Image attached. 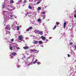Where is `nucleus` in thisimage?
Masks as SVG:
<instances>
[{
	"mask_svg": "<svg viewBox=\"0 0 76 76\" xmlns=\"http://www.w3.org/2000/svg\"><path fill=\"white\" fill-rule=\"evenodd\" d=\"M33 29V27L30 26L29 27V28H28L27 29L26 31L27 32H29V31L30 30H31V29Z\"/></svg>",
	"mask_w": 76,
	"mask_h": 76,
	"instance_id": "f257e3e1",
	"label": "nucleus"
},
{
	"mask_svg": "<svg viewBox=\"0 0 76 76\" xmlns=\"http://www.w3.org/2000/svg\"><path fill=\"white\" fill-rule=\"evenodd\" d=\"M34 32H35V34H39V31L38 30H35L34 31Z\"/></svg>",
	"mask_w": 76,
	"mask_h": 76,
	"instance_id": "f03ea898",
	"label": "nucleus"
},
{
	"mask_svg": "<svg viewBox=\"0 0 76 76\" xmlns=\"http://www.w3.org/2000/svg\"><path fill=\"white\" fill-rule=\"evenodd\" d=\"M18 38L21 41L22 39H23V37L22 35H20L18 37Z\"/></svg>",
	"mask_w": 76,
	"mask_h": 76,
	"instance_id": "7ed1b4c3",
	"label": "nucleus"
},
{
	"mask_svg": "<svg viewBox=\"0 0 76 76\" xmlns=\"http://www.w3.org/2000/svg\"><path fill=\"white\" fill-rule=\"evenodd\" d=\"M12 56H15L17 55V53L15 52H13L12 53Z\"/></svg>",
	"mask_w": 76,
	"mask_h": 76,
	"instance_id": "20e7f679",
	"label": "nucleus"
},
{
	"mask_svg": "<svg viewBox=\"0 0 76 76\" xmlns=\"http://www.w3.org/2000/svg\"><path fill=\"white\" fill-rule=\"evenodd\" d=\"M30 51H31V52H36V51H37V50L35 49H31Z\"/></svg>",
	"mask_w": 76,
	"mask_h": 76,
	"instance_id": "39448f33",
	"label": "nucleus"
},
{
	"mask_svg": "<svg viewBox=\"0 0 76 76\" xmlns=\"http://www.w3.org/2000/svg\"><path fill=\"white\" fill-rule=\"evenodd\" d=\"M23 48L25 50H27V49H28L29 48L28 46H26V47H23Z\"/></svg>",
	"mask_w": 76,
	"mask_h": 76,
	"instance_id": "423d86ee",
	"label": "nucleus"
},
{
	"mask_svg": "<svg viewBox=\"0 0 76 76\" xmlns=\"http://www.w3.org/2000/svg\"><path fill=\"white\" fill-rule=\"evenodd\" d=\"M40 34V35H42L43 34V32L42 31H39V34Z\"/></svg>",
	"mask_w": 76,
	"mask_h": 76,
	"instance_id": "0eeeda50",
	"label": "nucleus"
},
{
	"mask_svg": "<svg viewBox=\"0 0 76 76\" xmlns=\"http://www.w3.org/2000/svg\"><path fill=\"white\" fill-rule=\"evenodd\" d=\"M41 38L43 40H45V37H44L43 36H41Z\"/></svg>",
	"mask_w": 76,
	"mask_h": 76,
	"instance_id": "6e6552de",
	"label": "nucleus"
},
{
	"mask_svg": "<svg viewBox=\"0 0 76 76\" xmlns=\"http://www.w3.org/2000/svg\"><path fill=\"white\" fill-rule=\"evenodd\" d=\"M66 23H64V28H65V29L66 28Z\"/></svg>",
	"mask_w": 76,
	"mask_h": 76,
	"instance_id": "1a4fd4ad",
	"label": "nucleus"
},
{
	"mask_svg": "<svg viewBox=\"0 0 76 76\" xmlns=\"http://www.w3.org/2000/svg\"><path fill=\"white\" fill-rule=\"evenodd\" d=\"M38 61V60L37 59L36 60H35V61H34L33 63V64H35V63H37V61Z\"/></svg>",
	"mask_w": 76,
	"mask_h": 76,
	"instance_id": "9d476101",
	"label": "nucleus"
},
{
	"mask_svg": "<svg viewBox=\"0 0 76 76\" xmlns=\"http://www.w3.org/2000/svg\"><path fill=\"white\" fill-rule=\"evenodd\" d=\"M6 32L7 33H6V35H7L8 34H9H9H10V32L9 31H7Z\"/></svg>",
	"mask_w": 76,
	"mask_h": 76,
	"instance_id": "9b49d317",
	"label": "nucleus"
},
{
	"mask_svg": "<svg viewBox=\"0 0 76 76\" xmlns=\"http://www.w3.org/2000/svg\"><path fill=\"white\" fill-rule=\"evenodd\" d=\"M28 9H32V7L31 6V5H29L28 6Z\"/></svg>",
	"mask_w": 76,
	"mask_h": 76,
	"instance_id": "f8f14e48",
	"label": "nucleus"
},
{
	"mask_svg": "<svg viewBox=\"0 0 76 76\" xmlns=\"http://www.w3.org/2000/svg\"><path fill=\"white\" fill-rule=\"evenodd\" d=\"M39 43L40 44H42V42L41 41H40L39 42Z\"/></svg>",
	"mask_w": 76,
	"mask_h": 76,
	"instance_id": "ddd939ff",
	"label": "nucleus"
},
{
	"mask_svg": "<svg viewBox=\"0 0 76 76\" xmlns=\"http://www.w3.org/2000/svg\"><path fill=\"white\" fill-rule=\"evenodd\" d=\"M34 44H36L37 43V41H35V40H34Z\"/></svg>",
	"mask_w": 76,
	"mask_h": 76,
	"instance_id": "4468645a",
	"label": "nucleus"
},
{
	"mask_svg": "<svg viewBox=\"0 0 76 76\" xmlns=\"http://www.w3.org/2000/svg\"><path fill=\"white\" fill-rule=\"evenodd\" d=\"M40 3H41V2L40 1H38L37 3L36 4H39Z\"/></svg>",
	"mask_w": 76,
	"mask_h": 76,
	"instance_id": "2eb2a0df",
	"label": "nucleus"
},
{
	"mask_svg": "<svg viewBox=\"0 0 76 76\" xmlns=\"http://www.w3.org/2000/svg\"><path fill=\"white\" fill-rule=\"evenodd\" d=\"M10 49L11 50H12V49H13V47H12V46L10 47Z\"/></svg>",
	"mask_w": 76,
	"mask_h": 76,
	"instance_id": "dca6fc26",
	"label": "nucleus"
},
{
	"mask_svg": "<svg viewBox=\"0 0 76 76\" xmlns=\"http://www.w3.org/2000/svg\"><path fill=\"white\" fill-rule=\"evenodd\" d=\"M10 2L11 3H14V1L12 0L10 1Z\"/></svg>",
	"mask_w": 76,
	"mask_h": 76,
	"instance_id": "f3484780",
	"label": "nucleus"
},
{
	"mask_svg": "<svg viewBox=\"0 0 76 76\" xmlns=\"http://www.w3.org/2000/svg\"><path fill=\"white\" fill-rule=\"evenodd\" d=\"M38 22H40L41 21V19L39 18L37 20Z\"/></svg>",
	"mask_w": 76,
	"mask_h": 76,
	"instance_id": "a211bd4d",
	"label": "nucleus"
},
{
	"mask_svg": "<svg viewBox=\"0 0 76 76\" xmlns=\"http://www.w3.org/2000/svg\"><path fill=\"white\" fill-rule=\"evenodd\" d=\"M17 30H18V31H19V30L20 28H19V26H17Z\"/></svg>",
	"mask_w": 76,
	"mask_h": 76,
	"instance_id": "6ab92c4d",
	"label": "nucleus"
},
{
	"mask_svg": "<svg viewBox=\"0 0 76 76\" xmlns=\"http://www.w3.org/2000/svg\"><path fill=\"white\" fill-rule=\"evenodd\" d=\"M4 4H3L2 6V9H4Z\"/></svg>",
	"mask_w": 76,
	"mask_h": 76,
	"instance_id": "aec40b11",
	"label": "nucleus"
},
{
	"mask_svg": "<svg viewBox=\"0 0 76 76\" xmlns=\"http://www.w3.org/2000/svg\"><path fill=\"white\" fill-rule=\"evenodd\" d=\"M56 23L57 25H59V23L58 22H56Z\"/></svg>",
	"mask_w": 76,
	"mask_h": 76,
	"instance_id": "412c9836",
	"label": "nucleus"
},
{
	"mask_svg": "<svg viewBox=\"0 0 76 76\" xmlns=\"http://www.w3.org/2000/svg\"><path fill=\"white\" fill-rule=\"evenodd\" d=\"M56 27H57V26H54V29L53 30H54L55 29H56Z\"/></svg>",
	"mask_w": 76,
	"mask_h": 76,
	"instance_id": "4be33fe9",
	"label": "nucleus"
},
{
	"mask_svg": "<svg viewBox=\"0 0 76 76\" xmlns=\"http://www.w3.org/2000/svg\"><path fill=\"white\" fill-rule=\"evenodd\" d=\"M38 10H41V8L40 7H38Z\"/></svg>",
	"mask_w": 76,
	"mask_h": 76,
	"instance_id": "5701e85b",
	"label": "nucleus"
},
{
	"mask_svg": "<svg viewBox=\"0 0 76 76\" xmlns=\"http://www.w3.org/2000/svg\"><path fill=\"white\" fill-rule=\"evenodd\" d=\"M17 67L18 68H20V66L18 65L17 66Z\"/></svg>",
	"mask_w": 76,
	"mask_h": 76,
	"instance_id": "b1692460",
	"label": "nucleus"
},
{
	"mask_svg": "<svg viewBox=\"0 0 76 76\" xmlns=\"http://www.w3.org/2000/svg\"><path fill=\"white\" fill-rule=\"evenodd\" d=\"M16 48H17V50H20V48L19 47H16Z\"/></svg>",
	"mask_w": 76,
	"mask_h": 76,
	"instance_id": "393cba45",
	"label": "nucleus"
},
{
	"mask_svg": "<svg viewBox=\"0 0 76 76\" xmlns=\"http://www.w3.org/2000/svg\"><path fill=\"white\" fill-rule=\"evenodd\" d=\"M5 29H6V30H7V31L8 30V28L7 27H5Z\"/></svg>",
	"mask_w": 76,
	"mask_h": 76,
	"instance_id": "a878e982",
	"label": "nucleus"
},
{
	"mask_svg": "<svg viewBox=\"0 0 76 76\" xmlns=\"http://www.w3.org/2000/svg\"><path fill=\"white\" fill-rule=\"evenodd\" d=\"M11 41L12 42H13V41H14V39H11Z\"/></svg>",
	"mask_w": 76,
	"mask_h": 76,
	"instance_id": "bb28decb",
	"label": "nucleus"
},
{
	"mask_svg": "<svg viewBox=\"0 0 76 76\" xmlns=\"http://www.w3.org/2000/svg\"><path fill=\"white\" fill-rule=\"evenodd\" d=\"M69 44L71 45H73V43L71 42Z\"/></svg>",
	"mask_w": 76,
	"mask_h": 76,
	"instance_id": "cd10ccee",
	"label": "nucleus"
},
{
	"mask_svg": "<svg viewBox=\"0 0 76 76\" xmlns=\"http://www.w3.org/2000/svg\"><path fill=\"white\" fill-rule=\"evenodd\" d=\"M24 3H26V2H27V1L26 0H24Z\"/></svg>",
	"mask_w": 76,
	"mask_h": 76,
	"instance_id": "c85d7f7f",
	"label": "nucleus"
},
{
	"mask_svg": "<svg viewBox=\"0 0 76 76\" xmlns=\"http://www.w3.org/2000/svg\"><path fill=\"white\" fill-rule=\"evenodd\" d=\"M37 64H40V62H38L37 63Z\"/></svg>",
	"mask_w": 76,
	"mask_h": 76,
	"instance_id": "c756f323",
	"label": "nucleus"
},
{
	"mask_svg": "<svg viewBox=\"0 0 76 76\" xmlns=\"http://www.w3.org/2000/svg\"><path fill=\"white\" fill-rule=\"evenodd\" d=\"M67 56L68 57H70V55L69 54H68L67 55Z\"/></svg>",
	"mask_w": 76,
	"mask_h": 76,
	"instance_id": "7c9ffc66",
	"label": "nucleus"
},
{
	"mask_svg": "<svg viewBox=\"0 0 76 76\" xmlns=\"http://www.w3.org/2000/svg\"><path fill=\"white\" fill-rule=\"evenodd\" d=\"M75 15H76V13L75 14ZM74 18H76V15H74Z\"/></svg>",
	"mask_w": 76,
	"mask_h": 76,
	"instance_id": "2f4dec72",
	"label": "nucleus"
},
{
	"mask_svg": "<svg viewBox=\"0 0 76 76\" xmlns=\"http://www.w3.org/2000/svg\"><path fill=\"white\" fill-rule=\"evenodd\" d=\"M6 27H7V28H9V25H7L6 26Z\"/></svg>",
	"mask_w": 76,
	"mask_h": 76,
	"instance_id": "473e14b6",
	"label": "nucleus"
},
{
	"mask_svg": "<svg viewBox=\"0 0 76 76\" xmlns=\"http://www.w3.org/2000/svg\"><path fill=\"white\" fill-rule=\"evenodd\" d=\"M42 13L43 14H45V12H43Z\"/></svg>",
	"mask_w": 76,
	"mask_h": 76,
	"instance_id": "72a5a7b5",
	"label": "nucleus"
},
{
	"mask_svg": "<svg viewBox=\"0 0 76 76\" xmlns=\"http://www.w3.org/2000/svg\"><path fill=\"white\" fill-rule=\"evenodd\" d=\"M12 17H13V15H11L10 18H12Z\"/></svg>",
	"mask_w": 76,
	"mask_h": 76,
	"instance_id": "f704fd0d",
	"label": "nucleus"
},
{
	"mask_svg": "<svg viewBox=\"0 0 76 76\" xmlns=\"http://www.w3.org/2000/svg\"><path fill=\"white\" fill-rule=\"evenodd\" d=\"M46 7H47L45 6H44V9H45V8H46Z\"/></svg>",
	"mask_w": 76,
	"mask_h": 76,
	"instance_id": "c9c22d12",
	"label": "nucleus"
},
{
	"mask_svg": "<svg viewBox=\"0 0 76 76\" xmlns=\"http://www.w3.org/2000/svg\"><path fill=\"white\" fill-rule=\"evenodd\" d=\"M74 47H75V49H76V46H75Z\"/></svg>",
	"mask_w": 76,
	"mask_h": 76,
	"instance_id": "e433bc0d",
	"label": "nucleus"
},
{
	"mask_svg": "<svg viewBox=\"0 0 76 76\" xmlns=\"http://www.w3.org/2000/svg\"><path fill=\"white\" fill-rule=\"evenodd\" d=\"M45 40L46 41H48V39H46Z\"/></svg>",
	"mask_w": 76,
	"mask_h": 76,
	"instance_id": "4c0bfd02",
	"label": "nucleus"
},
{
	"mask_svg": "<svg viewBox=\"0 0 76 76\" xmlns=\"http://www.w3.org/2000/svg\"><path fill=\"white\" fill-rule=\"evenodd\" d=\"M26 14H27V15H29V13L27 12Z\"/></svg>",
	"mask_w": 76,
	"mask_h": 76,
	"instance_id": "58836bf2",
	"label": "nucleus"
},
{
	"mask_svg": "<svg viewBox=\"0 0 76 76\" xmlns=\"http://www.w3.org/2000/svg\"><path fill=\"white\" fill-rule=\"evenodd\" d=\"M28 66H29L30 65V64H28Z\"/></svg>",
	"mask_w": 76,
	"mask_h": 76,
	"instance_id": "ea45409f",
	"label": "nucleus"
},
{
	"mask_svg": "<svg viewBox=\"0 0 76 76\" xmlns=\"http://www.w3.org/2000/svg\"><path fill=\"white\" fill-rule=\"evenodd\" d=\"M7 9H8V10H10V9H9L8 8H7Z\"/></svg>",
	"mask_w": 76,
	"mask_h": 76,
	"instance_id": "a19ab883",
	"label": "nucleus"
},
{
	"mask_svg": "<svg viewBox=\"0 0 76 76\" xmlns=\"http://www.w3.org/2000/svg\"><path fill=\"white\" fill-rule=\"evenodd\" d=\"M75 13H76V10H75L74 11Z\"/></svg>",
	"mask_w": 76,
	"mask_h": 76,
	"instance_id": "79ce46f5",
	"label": "nucleus"
},
{
	"mask_svg": "<svg viewBox=\"0 0 76 76\" xmlns=\"http://www.w3.org/2000/svg\"><path fill=\"white\" fill-rule=\"evenodd\" d=\"M9 30H10V28Z\"/></svg>",
	"mask_w": 76,
	"mask_h": 76,
	"instance_id": "37998d69",
	"label": "nucleus"
},
{
	"mask_svg": "<svg viewBox=\"0 0 76 76\" xmlns=\"http://www.w3.org/2000/svg\"><path fill=\"white\" fill-rule=\"evenodd\" d=\"M14 47L15 48V46H14Z\"/></svg>",
	"mask_w": 76,
	"mask_h": 76,
	"instance_id": "c03bdc74",
	"label": "nucleus"
}]
</instances>
